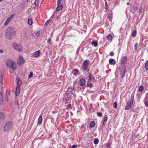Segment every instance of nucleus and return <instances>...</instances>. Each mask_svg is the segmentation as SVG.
<instances>
[{
	"instance_id": "nucleus-34",
	"label": "nucleus",
	"mask_w": 148,
	"mask_h": 148,
	"mask_svg": "<svg viewBox=\"0 0 148 148\" xmlns=\"http://www.w3.org/2000/svg\"><path fill=\"white\" fill-rule=\"evenodd\" d=\"M4 118V116L3 114L0 112V119H3Z\"/></svg>"
},
{
	"instance_id": "nucleus-42",
	"label": "nucleus",
	"mask_w": 148,
	"mask_h": 148,
	"mask_svg": "<svg viewBox=\"0 0 148 148\" xmlns=\"http://www.w3.org/2000/svg\"><path fill=\"white\" fill-rule=\"evenodd\" d=\"M51 21V20H48L46 23H45V24L46 25H47L48 24H49V23H50Z\"/></svg>"
},
{
	"instance_id": "nucleus-40",
	"label": "nucleus",
	"mask_w": 148,
	"mask_h": 148,
	"mask_svg": "<svg viewBox=\"0 0 148 148\" xmlns=\"http://www.w3.org/2000/svg\"><path fill=\"white\" fill-rule=\"evenodd\" d=\"M33 75V73L32 72H30L29 74V75L28 76V77L29 78H30V77H32V76Z\"/></svg>"
},
{
	"instance_id": "nucleus-16",
	"label": "nucleus",
	"mask_w": 148,
	"mask_h": 148,
	"mask_svg": "<svg viewBox=\"0 0 148 148\" xmlns=\"http://www.w3.org/2000/svg\"><path fill=\"white\" fill-rule=\"evenodd\" d=\"M109 63L110 64L114 65L116 64V61L113 59H111L109 60Z\"/></svg>"
},
{
	"instance_id": "nucleus-15",
	"label": "nucleus",
	"mask_w": 148,
	"mask_h": 148,
	"mask_svg": "<svg viewBox=\"0 0 148 148\" xmlns=\"http://www.w3.org/2000/svg\"><path fill=\"white\" fill-rule=\"evenodd\" d=\"M88 78L89 79L88 80V83L90 82L92 79H94L92 74H89Z\"/></svg>"
},
{
	"instance_id": "nucleus-30",
	"label": "nucleus",
	"mask_w": 148,
	"mask_h": 148,
	"mask_svg": "<svg viewBox=\"0 0 148 148\" xmlns=\"http://www.w3.org/2000/svg\"><path fill=\"white\" fill-rule=\"evenodd\" d=\"M99 140L98 138H96L94 140V143L95 144H96L99 142Z\"/></svg>"
},
{
	"instance_id": "nucleus-27",
	"label": "nucleus",
	"mask_w": 148,
	"mask_h": 148,
	"mask_svg": "<svg viewBox=\"0 0 148 148\" xmlns=\"http://www.w3.org/2000/svg\"><path fill=\"white\" fill-rule=\"evenodd\" d=\"M144 89V87L143 86H140L138 89V90L140 92H142L143 90Z\"/></svg>"
},
{
	"instance_id": "nucleus-17",
	"label": "nucleus",
	"mask_w": 148,
	"mask_h": 148,
	"mask_svg": "<svg viewBox=\"0 0 148 148\" xmlns=\"http://www.w3.org/2000/svg\"><path fill=\"white\" fill-rule=\"evenodd\" d=\"M57 5L58 6L56 9V11H58L59 10L62 9L63 8V4H60Z\"/></svg>"
},
{
	"instance_id": "nucleus-55",
	"label": "nucleus",
	"mask_w": 148,
	"mask_h": 148,
	"mask_svg": "<svg viewBox=\"0 0 148 148\" xmlns=\"http://www.w3.org/2000/svg\"><path fill=\"white\" fill-rule=\"evenodd\" d=\"M51 41V39H49V42H50V41Z\"/></svg>"
},
{
	"instance_id": "nucleus-39",
	"label": "nucleus",
	"mask_w": 148,
	"mask_h": 148,
	"mask_svg": "<svg viewBox=\"0 0 148 148\" xmlns=\"http://www.w3.org/2000/svg\"><path fill=\"white\" fill-rule=\"evenodd\" d=\"M97 115L98 116L101 117L102 116V114L100 112H99L97 113Z\"/></svg>"
},
{
	"instance_id": "nucleus-44",
	"label": "nucleus",
	"mask_w": 148,
	"mask_h": 148,
	"mask_svg": "<svg viewBox=\"0 0 148 148\" xmlns=\"http://www.w3.org/2000/svg\"><path fill=\"white\" fill-rule=\"evenodd\" d=\"M145 105L147 107H148V101H146L145 103Z\"/></svg>"
},
{
	"instance_id": "nucleus-36",
	"label": "nucleus",
	"mask_w": 148,
	"mask_h": 148,
	"mask_svg": "<svg viewBox=\"0 0 148 148\" xmlns=\"http://www.w3.org/2000/svg\"><path fill=\"white\" fill-rule=\"evenodd\" d=\"M117 106V104L116 102H115L113 104L114 108H116Z\"/></svg>"
},
{
	"instance_id": "nucleus-18",
	"label": "nucleus",
	"mask_w": 148,
	"mask_h": 148,
	"mask_svg": "<svg viewBox=\"0 0 148 148\" xmlns=\"http://www.w3.org/2000/svg\"><path fill=\"white\" fill-rule=\"evenodd\" d=\"M42 114H41L38 120V124H41L42 122Z\"/></svg>"
},
{
	"instance_id": "nucleus-48",
	"label": "nucleus",
	"mask_w": 148,
	"mask_h": 148,
	"mask_svg": "<svg viewBox=\"0 0 148 148\" xmlns=\"http://www.w3.org/2000/svg\"><path fill=\"white\" fill-rule=\"evenodd\" d=\"M3 53V50L2 49L0 50V53Z\"/></svg>"
},
{
	"instance_id": "nucleus-2",
	"label": "nucleus",
	"mask_w": 148,
	"mask_h": 148,
	"mask_svg": "<svg viewBox=\"0 0 148 148\" xmlns=\"http://www.w3.org/2000/svg\"><path fill=\"white\" fill-rule=\"evenodd\" d=\"M13 123L11 121L8 122L6 123L4 128L5 132H8L12 130L13 129Z\"/></svg>"
},
{
	"instance_id": "nucleus-49",
	"label": "nucleus",
	"mask_w": 148,
	"mask_h": 148,
	"mask_svg": "<svg viewBox=\"0 0 148 148\" xmlns=\"http://www.w3.org/2000/svg\"><path fill=\"white\" fill-rule=\"evenodd\" d=\"M105 5L106 6V7H107V6H108V5L107 4V2H106H106H105Z\"/></svg>"
},
{
	"instance_id": "nucleus-54",
	"label": "nucleus",
	"mask_w": 148,
	"mask_h": 148,
	"mask_svg": "<svg viewBox=\"0 0 148 148\" xmlns=\"http://www.w3.org/2000/svg\"><path fill=\"white\" fill-rule=\"evenodd\" d=\"M127 5H128L130 4V3H127Z\"/></svg>"
},
{
	"instance_id": "nucleus-43",
	"label": "nucleus",
	"mask_w": 148,
	"mask_h": 148,
	"mask_svg": "<svg viewBox=\"0 0 148 148\" xmlns=\"http://www.w3.org/2000/svg\"><path fill=\"white\" fill-rule=\"evenodd\" d=\"M133 8V10L134 11H136L137 10L138 8L137 7H134Z\"/></svg>"
},
{
	"instance_id": "nucleus-26",
	"label": "nucleus",
	"mask_w": 148,
	"mask_h": 148,
	"mask_svg": "<svg viewBox=\"0 0 148 148\" xmlns=\"http://www.w3.org/2000/svg\"><path fill=\"white\" fill-rule=\"evenodd\" d=\"M113 14L112 13H109L108 14V17L110 20H111Z\"/></svg>"
},
{
	"instance_id": "nucleus-31",
	"label": "nucleus",
	"mask_w": 148,
	"mask_h": 148,
	"mask_svg": "<svg viewBox=\"0 0 148 148\" xmlns=\"http://www.w3.org/2000/svg\"><path fill=\"white\" fill-rule=\"evenodd\" d=\"M79 71L78 70L77 71L75 72V73L74 74V75L76 76H78L79 75V74L78 73Z\"/></svg>"
},
{
	"instance_id": "nucleus-45",
	"label": "nucleus",
	"mask_w": 148,
	"mask_h": 148,
	"mask_svg": "<svg viewBox=\"0 0 148 148\" xmlns=\"http://www.w3.org/2000/svg\"><path fill=\"white\" fill-rule=\"evenodd\" d=\"M62 0H58L57 1V4H60V2Z\"/></svg>"
},
{
	"instance_id": "nucleus-37",
	"label": "nucleus",
	"mask_w": 148,
	"mask_h": 148,
	"mask_svg": "<svg viewBox=\"0 0 148 148\" xmlns=\"http://www.w3.org/2000/svg\"><path fill=\"white\" fill-rule=\"evenodd\" d=\"M107 148H112V147H111V144L110 143H108L107 144Z\"/></svg>"
},
{
	"instance_id": "nucleus-46",
	"label": "nucleus",
	"mask_w": 148,
	"mask_h": 148,
	"mask_svg": "<svg viewBox=\"0 0 148 148\" xmlns=\"http://www.w3.org/2000/svg\"><path fill=\"white\" fill-rule=\"evenodd\" d=\"M77 146L76 145H73L72 146V148H76Z\"/></svg>"
},
{
	"instance_id": "nucleus-41",
	"label": "nucleus",
	"mask_w": 148,
	"mask_h": 148,
	"mask_svg": "<svg viewBox=\"0 0 148 148\" xmlns=\"http://www.w3.org/2000/svg\"><path fill=\"white\" fill-rule=\"evenodd\" d=\"M110 55L111 56H113L114 55V53L113 51H112L110 53Z\"/></svg>"
},
{
	"instance_id": "nucleus-23",
	"label": "nucleus",
	"mask_w": 148,
	"mask_h": 148,
	"mask_svg": "<svg viewBox=\"0 0 148 148\" xmlns=\"http://www.w3.org/2000/svg\"><path fill=\"white\" fill-rule=\"evenodd\" d=\"M33 20L32 19L29 18L28 19V24L30 25H31L33 23Z\"/></svg>"
},
{
	"instance_id": "nucleus-38",
	"label": "nucleus",
	"mask_w": 148,
	"mask_h": 148,
	"mask_svg": "<svg viewBox=\"0 0 148 148\" xmlns=\"http://www.w3.org/2000/svg\"><path fill=\"white\" fill-rule=\"evenodd\" d=\"M138 44L137 43H136L134 45V49L135 50H136L137 49L138 47Z\"/></svg>"
},
{
	"instance_id": "nucleus-35",
	"label": "nucleus",
	"mask_w": 148,
	"mask_h": 148,
	"mask_svg": "<svg viewBox=\"0 0 148 148\" xmlns=\"http://www.w3.org/2000/svg\"><path fill=\"white\" fill-rule=\"evenodd\" d=\"M34 4L36 6H38L39 4H38V0H36L35 1L34 3Z\"/></svg>"
},
{
	"instance_id": "nucleus-47",
	"label": "nucleus",
	"mask_w": 148,
	"mask_h": 148,
	"mask_svg": "<svg viewBox=\"0 0 148 148\" xmlns=\"http://www.w3.org/2000/svg\"><path fill=\"white\" fill-rule=\"evenodd\" d=\"M71 104H69L67 106L68 107V108H71Z\"/></svg>"
},
{
	"instance_id": "nucleus-51",
	"label": "nucleus",
	"mask_w": 148,
	"mask_h": 148,
	"mask_svg": "<svg viewBox=\"0 0 148 148\" xmlns=\"http://www.w3.org/2000/svg\"><path fill=\"white\" fill-rule=\"evenodd\" d=\"M73 71H76L77 70L76 69H73Z\"/></svg>"
},
{
	"instance_id": "nucleus-6",
	"label": "nucleus",
	"mask_w": 148,
	"mask_h": 148,
	"mask_svg": "<svg viewBox=\"0 0 148 148\" xmlns=\"http://www.w3.org/2000/svg\"><path fill=\"white\" fill-rule=\"evenodd\" d=\"M25 62V60L23 56H19V59L17 62L18 65H20L23 64Z\"/></svg>"
},
{
	"instance_id": "nucleus-53",
	"label": "nucleus",
	"mask_w": 148,
	"mask_h": 148,
	"mask_svg": "<svg viewBox=\"0 0 148 148\" xmlns=\"http://www.w3.org/2000/svg\"><path fill=\"white\" fill-rule=\"evenodd\" d=\"M106 9L107 10H108V8L107 6V7H106Z\"/></svg>"
},
{
	"instance_id": "nucleus-20",
	"label": "nucleus",
	"mask_w": 148,
	"mask_h": 148,
	"mask_svg": "<svg viewBox=\"0 0 148 148\" xmlns=\"http://www.w3.org/2000/svg\"><path fill=\"white\" fill-rule=\"evenodd\" d=\"M108 118L106 115L105 116L104 119L102 120L103 124V125L105 124Z\"/></svg>"
},
{
	"instance_id": "nucleus-32",
	"label": "nucleus",
	"mask_w": 148,
	"mask_h": 148,
	"mask_svg": "<svg viewBox=\"0 0 148 148\" xmlns=\"http://www.w3.org/2000/svg\"><path fill=\"white\" fill-rule=\"evenodd\" d=\"M75 96V95L72 92H71L70 94L69 97L70 98L72 99V98L74 97Z\"/></svg>"
},
{
	"instance_id": "nucleus-21",
	"label": "nucleus",
	"mask_w": 148,
	"mask_h": 148,
	"mask_svg": "<svg viewBox=\"0 0 148 148\" xmlns=\"http://www.w3.org/2000/svg\"><path fill=\"white\" fill-rule=\"evenodd\" d=\"M3 75L2 74L0 76V84L2 85L3 84Z\"/></svg>"
},
{
	"instance_id": "nucleus-1",
	"label": "nucleus",
	"mask_w": 148,
	"mask_h": 148,
	"mask_svg": "<svg viewBox=\"0 0 148 148\" xmlns=\"http://www.w3.org/2000/svg\"><path fill=\"white\" fill-rule=\"evenodd\" d=\"M12 27L8 28L5 33V37L8 39H11L15 35L16 32Z\"/></svg>"
},
{
	"instance_id": "nucleus-4",
	"label": "nucleus",
	"mask_w": 148,
	"mask_h": 148,
	"mask_svg": "<svg viewBox=\"0 0 148 148\" xmlns=\"http://www.w3.org/2000/svg\"><path fill=\"white\" fill-rule=\"evenodd\" d=\"M12 46L14 49L17 51H21L23 50V47L18 43L13 42L12 44Z\"/></svg>"
},
{
	"instance_id": "nucleus-12",
	"label": "nucleus",
	"mask_w": 148,
	"mask_h": 148,
	"mask_svg": "<svg viewBox=\"0 0 148 148\" xmlns=\"http://www.w3.org/2000/svg\"><path fill=\"white\" fill-rule=\"evenodd\" d=\"M85 80L84 78H81L79 81L80 85L82 86H84L85 83Z\"/></svg>"
},
{
	"instance_id": "nucleus-56",
	"label": "nucleus",
	"mask_w": 148,
	"mask_h": 148,
	"mask_svg": "<svg viewBox=\"0 0 148 148\" xmlns=\"http://www.w3.org/2000/svg\"><path fill=\"white\" fill-rule=\"evenodd\" d=\"M1 0H0V2H1Z\"/></svg>"
},
{
	"instance_id": "nucleus-29",
	"label": "nucleus",
	"mask_w": 148,
	"mask_h": 148,
	"mask_svg": "<svg viewBox=\"0 0 148 148\" xmlns=\"http://www.w3.org/2000/svg\"><path fill=\"white\" fill-rule=\"evenodd\" d=\"M98 43L97 41H93L92 42V45H94V46L96 47Z\"/></svg>"
},
{
	"instance_id": "nucleus-5",
	"label": "nucleus",
	"mask_w": 148,
	"mask_h": 148,
	"mask_svg": "<svg viewBox=\"0 0 148 148\" xmlns=\"http://www.w3.org/2000/svg\"><path fill=\"white\" fill-rule=\"evenodd\" d=\"M132 95L133 97H132V100H130L129 103H127V104L125 107V110H128L129 109L130 107L132 106V105H133V101H134V93H132Z\"/></svg>"
},
{
	"instance_id": "nucleus-33",
	"label": "nucleus",
	"mask_w": 148,
	"mask_h": 148,
	"mask_svg": "<svg viewBox=\"0 0 148 148\" xmlns=\"http://www.w3.org/2000/svg\"><path fill=\"white\" fill-rule=\"evenodd\" d=\"M94 85V84L92 83H88L87 84V86H90L91 87H92Z\"/></svg>"
},
{
	"instance_id": "nucleus-19",
	"label": "nucleus",
	"mask_w": 148,
	"mask_h": 148,
	"mask_svg": "<svg viewBox=\"0 0 148 148\" xmlns=\"http://www.w3.org/2000/svg\"><path fill=\"white\" fill-rule=\"evenodd\" d=\"M3 96L2 92H0V104H2L3 103Z\"/></svg>"
},
{
	"instance_id": "nucleus-57",
	"label": "nucleus",
	"mask_w": 148,
	"mask_h": 148,
	"mask_svg": "<svg viewBox=\"0 0 148 148\" xmlns=\"http://www.w3.org/2000/svg\"><path fill=\"white\" fill-rule=\"evenodd\" d=\"M147 52H148V49H147Z\"/></svg>"
},
{
	"instance_id": "nucleus-11",
	"label": "nucleus",
	"mask_w": 148,
	"mask_h": 148,
	"mask_svg": "<svg viewBox=\"0 0 148 148\" xmlns=\"http://www.w3.org/2000/svg\"><path fill=\"white\" fill-rule=\"evenodd\" d=\"M20 87L16 86L15 91L16 95V96H18L19 95L20 93Z\"/></svg>"
},
{
	"instance_id": "nucleus-8",
	"label": "nucleus",
	"mask_w": 148,
	"mask_h": 148,
	"mask_svg": "<svg viewBox=\"0 0 148 148\" xmlns=\"http://www.w3.org/2000/svg\"><path fill=\"white\" fill-rule=\"evenodd\" d=\"M14 14H13L8 18L4 23V25H7L10 21L12 18L14 17Z\"/></svg>"
},
{
	"instance_id": "nucleus-52",
	"label": "nucleus",
	"mask_w": 148,
	"mask_h": 148,
	"mask_svg": "<svg viewBox=\"0 0 148 148\" xmlns=\"http://www.w3.org/2000/svg\"><path fill=\"white\" fill-rule=\"evenodd\" d=\"M39 34V33L38 32H37V33H36L37 36H38H38H39V35H37V34Z\"/></svg>"
},
{
	"instance_id": "nucleus-25",
	"label": "nucleus",
	"mask_w": 148,
	"mask_h": 148,
	"mask_svg": "<svg viewBox=\"0 0 148 148\" xmlns=\"http://www.w3.org/2000/svg\"><path fill=\"white\" fill-rule=\"evenodd\" d=\"M145 67L146 70L148 71V60L145 63Z\"/></svg>"
},
{
	"instance_id": "nucleus-10",
	"label": "nucleus",
	"mask_w": 148,
	"mask_h": 148,
	"mask_svg": "<svg viewBox=\"0 0 148 148\" xmlns=\"http://www.w3.org/2000/svg\"><path fill=\"white\" fill-rule=\"evenodd\" d=\"M125 73V68L121 69V72L120 77L123 78L124 77Z\"/></svg>"
},
{
	"instance_id": "nucleus-3",
	"label": "nucleus",
	"mask_w": 148,
	"mask_h": 148,
	"mask_svg": "<svg viewBox=\"0 0 148 148\" xmlns=\"http://www.w3.org/2000/svg\"><path fill=\"white\" fill-rule=\"evenodd\" d=\"M7 66L8 68H11L13 70L16 69V67L14 62L12 60H8L6 62Z\"/></svg>"
},
{
	"instance_id": "nucleus-7",
	"label": "nucleus",
	"mask_w": 148,
	"mask_h": 148,
	"mask_svg": "<svg viewBox=\"0 0 148 148\" xmlns=\"http://www.w3.org/2000/svg\"><path fill=\"white\" fill-rule=\"evenodd\" d=\"M83 67L82 70L84 72L88 68V61L86 60H85L83 64Z\"/></svg>"
},
{
	"instance_id": "nucleus-50",
	"label": "nucleus",
	"mask_w": 148,
	"mask_h": 148,
	"mask_svg": "<svg viewBox=\"0 0 148 148\" xmlns=\"http://www.w3.org/2000/svg\"><path fill=\"white\" fill-rule=\"evenodd\" d=\"M56 113V112L55 111H53L52 112V113L53 114H55Z\"/></svg>"
},
{
	"instance_id": "nucleus-24",
	"label": "nucleus",
	"mask_w": 148,
	"mask_h": 148,
	"mask_svg": "<svg viewBox=\"0 0 148 148\" xmlns=\"http://www.w3.org/2000/svg\"><path fill=\"white\" fill-rule=\"evenodd\" d=\"M106 38L108 40H110V41H112V36L111 34H109L108 35L107 37Z\"/></svg>"
},
{
	"instance_id": "nucleus-9",
	"label": "nucleus",
	"mask_w": 148,
	"mask_h": 148,
	"mask_svg": "<svg viewBox=\"0 0 148 148\" xmlns=\"http://www.w3.org/2000/svg\"><path fill=\"white\" fill-rule=\"evenodd\" d=\"M40 53V50L38 51H36L34 52L33 54L32 57H37L39 56Z\"/></svg>"
},
{
	"instance_id": "nucleus-22",
	"label": "nucleus",
	"mask_w": 148,
	"mask_h": 148,
	"mask_svg": "<svg viewBox=\"0 0 148 148\" xmlns=\"http://www.w3.org/2000/svg\"><path fill=\"white\" fill-rule=\"evenodd\" d=\"M95 123L94 121H91L90 123V126L91 127H93L95 125Z\"/></svg>"
},
{
	"instance_id": "nucleus-28",
	"label": "nucleus",
	"mask_w": 148,
	"mask_h": 148,
	"mask_svg": "<svg viewBox=\"0 0 148 148\" xmlns=\"http://www.w3.org/2000/svg\"><path fill=\"white\" fill-rule=\"evenodd\" d=\"M136 30H134L132 32V36L134 37L136 36Z\"/></svg>"
},
{
	"instance_id": "nucleus-13",
	"label": "nucleus",
	"mask_w": 148,
	"mask_h": 148,
	"mask_svg": "<svg viewBox=\"0 0 148 148\" xmlns=\"http://www.w3.org/2000/svg\"><path fill=\"white\" fill-rule=\"evenodd\" d=\"M16 81L17 82V86L20 87V86L22 84V82L20 80L18 77L16 78Z\"/></svg>"
},
{
	"instance_id": "nucleus-14",
	"label": "nucleus",
	"mask_w": 148,
	"mask_h": 148,
	"mask_svg": "<svg viewBox=\"0 0 148 148\" xmlns=\"http://www.w3.org/2000/svg\"><path fill=\"white\" fill-rule=\"evenodd\" d=\"M127 60V58L126 57H123L121 60V62L122 64H124L125 63Z\"/></svg>"
}]
</instances>
